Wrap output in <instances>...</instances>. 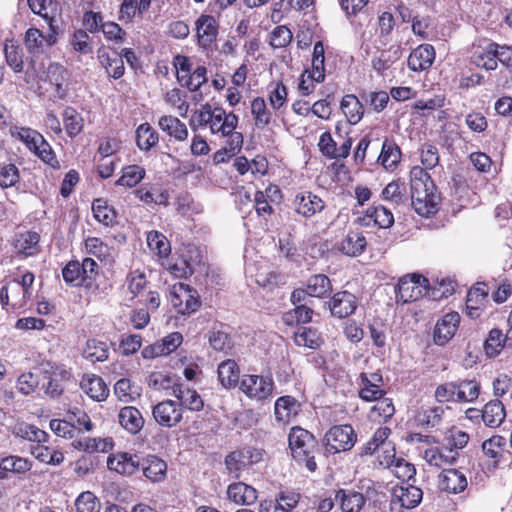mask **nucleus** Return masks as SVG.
I'll use <instances>...</instances> for the list:
<instances>
[{"label": "nucleus", "mask_w": 512, "mask_h": 512, "mask_svg": "<svg viewBox=\"0 0 512 512\" xmlns=\"http://www.w3.org/2000/svg\"><path fill=\"white\" fill-rule=\"evenodd\" d=\"M239 118L233 112L227 113L220 106L212 107L209 103L201 105L194 111L189 126L193 131L199 128H209L211 134L229 138L232 134H242L236 131Z\"/></svg>", "instance_id": "1"}, {"label": "nucleus", "mask_w": 512, "mask_h": 512, "mask_svg": "<svg viewBox=\"0 0 512 512\" xmlns=\"http://www.w3.org/2000/svg\"><path fill=\"white\" fill-rule=\"evenodd\" d=\"M410 184L411 202L416 213L426 217L436 213L440 197L428 172L414 166L410 171Z\"/></svg>", "instance_id": "2"}, {"label": "nucleus", "mask_w": 512, "mask_h": 512, "mask_svg": "<svg viewBox=\"0 0 512 512\" xmlns=\"http://www.w3.org/2000/svg\"><path fill=\"white\" fill-rule=\"evenodd\" d=\"M288 442L295 461L300 464L304 463L308 471L315 472L317 469L315 456L319 449L314 435L308 430L296 426L290 430Z\"/></svg>", "instance_id": "3"}, {"label": "nucleus", "mask_w": 512, "mask_h": 512, "mask_svg": "<svg viewBox=\"0 0 512 512\" xmlns=\"http://www.w3.org/2000/svg\"><path fill=\"white\" fill-rule=\"evenodd\" d=\"M357 441V435L349 424L335 425L324 436L325 450L330 454L351 450Z\"/></svg>", "instance_id": "4"}, {"label": "nucleus", "mask_w": 512, "mask_h": 512, "mask_svg": "<svg viewBox=\"0 0 512 512\" xmlns=\"http://www.w3.org/2000/svg\"><path fill=\"white\" fill-rule=\"evenodd\" d=\"M274 381L271 376L245 374L239 382V389L249 399L265 401L273 396Z\"/></svg>", "instance_id": "5"}, {"label": "nucleus", "mask_w": 512, "mask_h": 512, "mask_svg": "<svg viewBox=\"0 0 512 512\" xmlns=\"http://www.w3.org/2000/svg\"><path fill=\"white\" fill-rule=\"evenodd\" d=\"M395 292L397 302L416 301L428 293V280L416 273L405 275L399 280Z\"/></svg>", "instance_id": "6"}, {"label": "nucleus", "mask_w": 512, "mask_h": 512, "mask_svg": "<svg viewBox=\"0 0 512 512\" xmlns=\"http://www.w3.org/2000/svg\"><path fill=\"white\" fill-rule=\"evenodd\" d=\"M170 303L177 313L189 315L200 306L197 291L184 283L174 284L170 290Z\"/></svg>", "instance_id": "7"}, {"label": "nucleus", "mask_w": 512, "mask_h": 512, "mask_svg": "<svg viewBox=\"0 0 512 512\" xmlns=\"http://www.w3.org/2000/svg\"><path fill=\"white\" fill-rule=\"evenodd\" d=\"M42 373L48 381L43 385L45 394L51 398H58L64 391L63 382L71 377V372L64 365L56 363H46L42 365Z\"/></svg>", "instance_id": "8"}, {"label": "nucleus", "mask_w": 512, "mask_h": 512, "mask_svg": "<svg viewBox=\"0 0 512 512\" xmlns=\"http://www.w3.org/2000/svg\"><path fill=\"white\" fill-rule=\"evenodd\" d=\"M55 19H50L49 32L44 35L37 28H29L25 33V45L30 53L40 54L52 47L57 42V25Z\"/></svg>", "instance_id": "9"}, {"label": "nucleus", "mask_w": 512, "mask_h": 512, "mask_svg": "<svg viewBox=\"0 0 512 512\" xmlns=\"http://www.w3.org/2000/svg\"><path fill=\"white\" fill-rule=\"evenodd\" d=\"M155 421L167 428L176 426L182 420L183 408L177 401L164 400L153 407L152 411Z\"/></svg>", "instance_id": "10"}, {"label": "nucleus", "mask_w": 512, "mask_h": 512, "mask_svg": "<svg viewBox=\"0 0 512 512\" xmlns=\"http://www.w3.org/2000/svg\"><path fill=\"white\" fill-rule=\"evenodd\" d=\"M352 146V139L347 137L339 147L330 132L326 131L320 135L318 147L323 156L329 159L347 158Z\"/></svg>", "instance_id": "11"}, {"label": "nucleus", "mask_w": 512, "mask_h": 512, "mask_svg": "<svg viewBox=\"0 0 512 512\" xmlns=\"http://www.w3.org/2000/svg\"><path fill=\"white\" fill-rule=\"evenodd\" d=\"M460 323V315L457 312L445 314L436 323L433 337L437 345L447 344L455 335Z\"/></svg>", "instance_id": "12"}, {"label": "nucleus", "mask_w": 512, "mask_h": 512, "mask_svg": "<svg viewBox=\"0 0 512 512\" xmlns=\"http://www.w3.org/2000/svg\"><path fill=\"white\" fill-rule=\"evenodd\" d=\"M358 306L357 298L349 291L335 293L329 301L331 314L337 318H346L352 315Z\"/></svg>", "instance_id": "13"}, {"label": "nucleus", "mask_w": 512, "mask_h": 512, "mask_svg": "<svg viewBox=\"0 0 512 512\" xmlns=\"http://www.w3.org/2000/svg\"><path fill=\"white\" fill-rule=\"evenodd\" d=\"M436 52L431 44H420L408 57V68L414 72L428 70L434 63Z\"/></svg>", "instance_id": "14"}, {"label": "nucleus", "mask_w": 512, "mask_h": 512, "mask_svg": "<svg viewBox=\"0 0 512 512\" xmlns=\"http://www.w3.org/2000/svg\"><path fill=\"white\" fill-rule=\"evenodd\" d=\"M293 203L295 212L305 218H310L325 210L324 201L311 192L297 194Z\"/></svg>", "instance_id": "15"}, {"label": "nucleus", "mask_w": 512, "mask_h": 512, "mask_svg": "<svg viewBox=\"0 0 512 512\" xmlns=\"http://www.w3.org/2000/svg\"><path fill=\"white\" fill-rule=\"evenodd\" d=\"M467 485L465 474L458 469H443L439 475L438 487L447 493H461L467 488Z\"/></svg>", "instance_id": "16"}, {"label": "nucleus", "mask_w": 512, "mask_h": 512, "mask_svg": "<svg viewBox=\"0 0 512 512\" xmlns=\"http://www.w3.org/2000/svg\"><path fill=\"white\" fill-rule=\"evenodd\" d=\"M423 498L419 487L410 484L395 486L392 490V503H399L402 508L412 509L418 506Z\"/></svg>", "instance_id": "17"}, {"label": "nucleus", "mask_w": 512, "mask_h": 512, "mask_svg": "<svg viewBox=\"0 0 512 512\" xmlns=\"http://www.w3.org/2000/svg\"><path fill=\"white\" fill-rule=\"evenodd\" d=\"M140 465L137 455L127 452L112 454L107 459V467L121 475L130 476L136 472Z\"/></svg>", "instance_id": "18"}, {"label": "nucleus", "mask_w": 512, "mask_h": 512, "mask_svg": "<svg viewBox=\"0 0 512 512\" xmlns=\"http://www.w3.org/2000/svg\"><path fill=\"white\" fill-rule=\"evenodd\" d=\"M135 196L146 205H169V192L157 184H145L135 190Z\"/></svg>", "instance_id": "19"}, {"label": "nucleus", "mask_w": 512, "mask_h": 512, "mask_svg": "<svg viewBox=\"0 0 512 512\" xmlns=\"http://www.w3.org/2000/svg\"><path fill=\"white\" fill-rule=\"evenodd\" d=\"M423 458L430 466L443 468L456 463L459 452L449 449L447 446L430 447L424 451Z\"/></svg>", "instance_id": "20"}, {"label": "nucleus", "mask_w": 512, "mask_h": 512, "mask_svg": "<svg viewBox=\"0 0 512 512\" xmlns=\"http://www.w3.org/2000/svg\"><path fill=\"white\" fill-rule=\"evenodd\" d=\"M299 411L300 404L292 396H282L275 401L274 416L280 424L290 423L298 415Z\"/></svg>", "instance_id": "21"}, {"label": "nucleus", "mask_w": 512, "mask_h": 512, "mask_svg": "<svg viewBox=\"0 0 512 512\" xmlns=\"http://www.w3.org/2000/svg\"><path fill=\"white\" fill-rule=\"evenodd\" d=\"M80 388L91 399L97 402L106 400L109 389L104 380L95 374H86L80 381Z\"/></svg>", "instance_id": "22"}, {"label": "nucleus", "mask_w": 512, "mask_h": 512, "mask_svg": "<svg viewBox=\"0 0 512 512\" xmlns=\"http://www.w3.org/2000/svg\"><path fill=\"white\" fill-rule=\"evenodd\" d=\"M196 31L199 44L204 48L210 47L218 34V23L215 17L201 15L196 21Z\"/></svg>", "instance_id": "23"}, {"label": "nucleus", "mask_w": 512, "mask_h": 512, "mask_svg": "<svg viewBox=\"0 0 512 512\" xmlns=\"http://www.w3.org/2000/svg\"><path fill=\"white\" fill-rule=\"evenodd\" d=\"M359 221L364 226H370L371 224H374L379 228H389L394 223V216L389 209L379 205L369 207L366 210L365 215L359 218Z\"/></svg>", "instance_id": "24"}, {"label": "nucleus", "mask_w": 512, "mask_h": 512, "mask_svg": "<svg viewBox=\"0 0 512 512\" xmlns=\"http://www.w3.org/2000/svg\"><path fill=\"white\" fill-rule=\"evenodd\" d=\"M172 395L179 400L180 407H185L191 411H200L203 409L204 402L197 391L190 389L183 384H175L172 387Z\"/></svg>", "instance_id": "25"}, {"label": "nucleus", "mask_w": 512, "mask_h": 512, "mask_svg": "<svg viewBox=\"0 0 512 512\" xmlns=\"http://www.w3.org/2000/svg\"><path fill=\"white\" fill-rule=\"evenodd\" d=\"M47 80L51 85L54 86V96L64 100L67 98L68 89L66 86L67 82V70L58 63L50 64L46 72Z\"/></svg>", "instance_id": "26"}, {"label": "nucleus", "mask_w": 512, "mask_h": 512, "mask_svg": "<svg viewBox=\"0 0 512 512\" xmlns=\"http://www.w3.org/2000/svg\"><path fill=\"white\" fill-rule=\"evenodd\" d=\"M228 499L238 505H252L257 500V490L243 482L232 483L227 489Z\"/></svg>", "instance_id": "27"}, {"label": "nucleus", "mask_w": 512, "mask_h": 512, "mask_svg": "<svg viewBox=\"0 0 512 512\" xmlns=\"http://www.w3.org/2000/svg\"><path fill=\"white\" fill-rule=\"evenodd\" d=\"M402 153L399 146L391 139L386 138L381 147L377 162L381 164L386 171H394L401 161Z\"/></svg>", "instance_id": "28"}, {"label": "nucleus", "mask_w": 512, "mask_h": 512, "mask_svg": "<svg viewBox=\"0 0 512 512\" xmlns=\"http://www.w3.org/2000/svg\"><path fill=\"white\" fill-rule=\"evenodd\" d=\"M118 422L127 432L137 434L144 426L141 412L133 406H125L118 413Z\"/></svg>", "instance_id": "29"}, {"label": "nucleus", "mask_w": 512, "mask_h": 512, "mask_svg": "<svg viewBox=\"0 0 512 512\" xmlns=\"http://www.w3.org/2000/svg\"><path fill=\"white\" fill-rule=\"evenodd\" d=\"M97 58L109 76L114 79H119L123 76L125 69L124 61L117 52H114L113 56H111L107 48L102 46L97 50Z\"/></svg>", "instance_id": "30"}, {"label": "nucleus", "mask_w": 512, "mask_h": 512, "mask_svg": "<svg viewBox=\"0 0 512 512\" xmlns=\"http://www.w3.org/2000/svg\"><path fill=\"white\" fill-rule=\"evenodd\" d=\"M335 500L340 501L342 512H361L366 503L362 493L347 489L337 490Z\"/></svg>", "instance_id": "31"}, {"label": "nucleus", "mask_w": 512, "mask_h": 512, "mask_svg": "<svg viewBox=\"0 0 512 512\" xmlns=\"http://www.w3.org/2000/svg\"><path fill=\"white\" fill-rule=\"evenodd\" d=\"M367 241L362 232L349 231L341 240L338 248L347 256H358L362 254L366 248Z\"/></svg>", "instance_id": "32"}, {"label": "nucleus", "mask_w": 512, "mask_h": 512, "mask_svg": "<svg viewBox=\"0 0 512 512\" xmlns=\"http://www.w3.org/2000/svg\"><path fill=\"white\" fill-rule=\"evenodd\" d=\"M505 417V407L498 399L489 401L482 409L481 419L487 427H499L504 422Z\"/></svg>", "instance_id": "33"}, {"label": "nucleus", "mask_w": 512, "mask_h": 512, "mask_svg": "<svg viewBox=\"0 0 512 512\" xmlns=\"http://www.w3.org/2000/svg\"><path fill=\"white\" fill-rule=\"evenodd\" d=\"M340 109L351 125L358 124L365 112L362 102L353 94L343 96L340 102Z\"/></svg>", "instance_id": "34"}, {"label": "nucleus", "mask_w": 512, "mask_h": 512, "mask_svg": "<svg viewBox=\"0 0 512 512\" xmlns=\"http://www.w3.org/2000/svg\"><path fill=\"white\" fill-rule=\"evenodd\" d=\"M39 241L40 235L37 232L20 233L14 241L15 251L25 257L36 255L40 250Z\"/></svg>", "instance_id": "35"}, {"label": "nucleus", "mask_w": 512, "mask_h": 512, "mask_svg": "<svg viewBox=\"0 0 512 512\" xmlns=\"http://www.w3.org/2000/svg\"><path fill=\"white\" fill-rule=\"evenodd\" d=\"M218 379L224 388L235 387L239 382L240 369L235 360L227 359L218 365Z\"/></svg>", "instance_id": "36"}, {"label": "nucleus", "mask_w": 512, "mask_h": 512, "mask_svg": "<svg viewBox=\"0 0 512 512\" xmlns=\"http://www.w3.org/2000/svg\"><path fill=\"white\" fill-rule=\"evenodd\" d=\"M244 142L243 134H232L226 138L225 146L216 151L213 160L216 164L228 162L242 148Z\"/></svg>", "instance_id": "37"}, {"label": "nucleus", "mask_w": 512, "mask_h": 512, "mask_svg": "<svg viewBox=\"0 0 512 512\" xmlns=\"http://www.w3.org/2000/svg\"><path fill=\"white\" fill-rule=\"evenodd\" d=\"M159 127L169 136L178 141H185L188 138V129L179 118L172 115L162 116L158 121Z\"/></svg>", "instance_id": "38"}, {"label": "nucleus", "mask_w": 512, "mask_h": 512, "mask_svg": "<svg viewBox=\"0 0 512 512\" xmlns=\"http://www.w3.org/2000/svg\"><path fill=\"white\" fill-rule=\"evenodd\" d=\"M294 343L299 347L317 349L323 344V338L317 329L312 327H298L294 332Z\"/></svg>", "instance_id": "39"}, {"label": "nucleus", "mask_w": 512, "mask_h": 512, "mask_svg": "<svg viewBox=\"0 0 512 512\" xmlns=\"http://www.w3.org/2000/svg\"><path fill=\"white\" fill-rule=\"evenodd\" d=\"M11 432L15 437L36 443H45L49 437L47 432L25 422L16 423Z\"/></svg>", "instance_id": "40"}, {"label": "nucleus", "mask_w": 512, "mask_h": 512, "mask_svg": "<svg viewBox=\"0 0 512 512\" xmlns=\"http://www.w3.org/2000/svg\"><path fill=\"white\" fill-rule=\"evenodd\" d=\"M401 56L402 48L399 45H392L388 49L382 50L373 58L372 67L374 70L381 73L389 69Z\"/></svg>", "instance_id": "41"}, {"label": "nucleus", "mask_w": 512, "mask_h": 512, "mask_svg": "<svg viewBox=\"0 0 512 512\" xmlns=\"http://www.w3.org/2000/svg\"><path fill=\"white\" fill-rule=\"evenodd\" d=\"M33 462L18 455H8L0 459V470L22 475L31 470Z\"/></svg>", "instance_id": "42"}, {"label": "nucleus", "mask_w": 512, "mask_h": 512, "mask_svg": "<svg viewBox=\"0 0 512 512\" xmlns=\"http://www.w3.org/2000/svg\"><path fill=\"white\" fill-rule=\"evenodd\" d=\"M62 118L66 134L70 138H74L82 132L84 119L75 108L71 106L65 107Z\"/></svg>", "instance_id": "43"}, {"label": "nucleus", "mask_w": 512, "mask_h": 512, "mask_svg": "<svg viewBox=\"0 0 512 512\" xmlns=\"http://www.w3.org/2000/svg\"><path fill=\"white\" fill-rule=\"evenodd\" d=\"M142 470L146 478L153 482H159L166 476L167 465L162 459L149 456L144 460Z\"/></svg>", "instance_id": "44"}, {"label": "nucleus", "mask_w": 512, "mask_h": 512, "mask_svg": "<svg viewBox=\"0 0 512 512\" xmlns=\"http://www.w3.org/2000/svg\"><path fill=\"white\" fill-rule=\"evenodd\" d=\"M166 104L176 110L179 116L185 118L190 109V104L187 101V93L179 88L168 90L164 95Z\"/></svg>", "instance_id": "45"}, {"label": "nucleus", "mask_w": 512, "mask_h": 512, "mask_svg": "<svg viewBox=\"0 0 512 512\" xmlns=\"http://www.w3.org/2000/svg\"><path fill=\"white\" fill-rule=\"evenodd\" d=\"M145 175L144 167L137 164L127 165L122 168V175L115 184L117 186L133 188L144 179Z\"/></svg>", "instance_id": "46"}, {"label": "nucleus", "mask_w": 512, "mask_h": 512, "mask_svg": "<svg viewBox=\"0 0 512 512\" xmlns=\"http://www.w3.org/2000/svg\"><path fill=\"white\" fill-rule=\"evenodd\" d=\"M374 401L376 403L370 409L369 418L379 423L388 421L395 413L392 400L382 396Z\"/></svg>", "instance_id": "47"}, {"label": "nucleus", "mask_w": 512, "mask_h": 512, "mask_svg": "<svg viewBox=\"0 0 512 512\" xmlns=\"http://www.w3.org/2000/svg\"><path fill=\"white\" fill-rule=\"evenodd\" d=\"M390 433L391 430L388 427L378 428L374 432L372 438L360 448V455H373L376 451L385 447L387 444L390 443L389 441H387Z\"/></svg>", "instance_id": "48"}, {"label": "nucleus", "mask_w": 512, "mask_h": 512, "mask_svg": "<svg viewBox=\"0 0 512 512\" xmlns=\"http://www.w3.org/2000/svg\"><path fill=\"white\" fill-rule=\"evenodd\" d=\"M159 142V135L149 123H142L136 130V144L142 151H149Z\"/></svg>", "instance_id": "49"}, {"label": "nucleus", "mask_w": 512, "mask_h": 512, "mask_svg": "<svg viewBox=\"0 0 512 512\" xmlns=\"http://www.w3.org/2000/svg\"><path fill=\"white\" fill-rule=\"evenodd\" d=\"M508 332L504 336L500 329L494 328L490 330L484 343V349L488 356L493 357L500 353L504 347H512L507 341Z\"/></svg>", "instance_id": "50"}, {"label": "nucleus", "mask_w": 512, "mask_h": 512, "mask_svg": "<svg viewBox=\"0 0 512 512\" xmlns=\"http://www.w3.org/2000/svg\"><path fill=\"white\" fill-rule=\"evenodd\" d=\"M306 289L310 297L322 298L332 290L330 279L324 274H316L307 280Z\"/></svg>", "instance_id": "51"}, {"label": "nucleus", "mask_w": 512, "mask_h": 512, "mask_svg": "<svg viewBox=\"0 0 512 512\" xmlns=\"http://www.w3.org/2000/svg\"><path fill=\"white\" fill-rule=\"evenodd\" d=\"M83 354L91 362H103L108 359L109 349L105 342L89 339L86 342Z\"/></svg>", "instance_id": "52"}, {"label": "nucleus", "mask_w": 512, "mask_h": 512, "mask_svg": "<svg viewBox=\"0 0 512 512\" xmlns=\"http://www.w3.org/2000/svg\"><path fill=\"white\" fill-rule=\"evenodd\" d=\"M250 452L248 450H236L225 458V466L230 474L239 477V472L249 463Z\"/></svg>", "instance_id": "53"}, {"label": "nucleus", "mask_w": 512, "mask_h": 512, "mask_svg": "<svg viewBox=\"0 0 512 512\" xmlns=\"http://www.w3.org/2000/svg\"><path fill=\"white\" fill-rule=\"evenodd\" d=\"M458 402H474L480 393V384L476 380L456 382Z\"/></svg>", "instance_id": "54"}, {"label": "nucleus", "mask_w": 512, "mask_h": 512, "mask_svg": "<svg viewBox=\"0 0 512 512\" xmlns=\"http://www.w3.org/2000/svg\"><path fill=\"white\" fill-rule=\"evenodd\" d=\"M4 54L7 64L14 72H21L23 70V52L13 40H6Z\"/></svg>", "instance_id": "55"}, {"label": "nucleus", "mask_w": 512, "mask_h": 512, "mask_svg": "<svg viewBox=\"0 0 512 512\" xmlns=\"http://www.w3.org/2000/svg\"><path fill=\"white\" fill-rule=\"evenodd\" d=\"M62 276L66 284L74 287L85 286L86 281L82 274L80 262L70 261L62 269Z\"/></svg>", "instance_id": "56"}, {"label": "nucleus", "mask_w": 512, "mask_h": 512, "mask_svg": "<svg viewBox=\"0 0 512 512\" xmlns=\"http://www.w3.org/2000/svg\"><path fill=\"white\" fill-rule=\"evenodd\" d=\"M251 113L256 127L264 128L270 123L271 113L267 109L266 102L263 98L257 97L252 100Z\"/></svg>", "instance_id": "57"}, {"label": "nucleus", "mask_w": 512, "mask_h": 512, "mask_svg": "<svg viewBox=\"0 0 512 512\" xmlns=\"http://www.w3.org/2000/svg\"><path fill=\"white\" fill-rule=\"evenodd\" d=\"M69 42L73 51L76 53L81 55H88L93 52L90 36L83 29L76 30L72 34Z\"/></svg>", "instance_id": "58"}, {"label": "nucleus", "mask_w": 512, "mask_h": 512, "mask_svg": "<svg viewBox=\"0 0 512 512\" xmlns=\"http://www.w3.org/2000/svg\"><path fill=\"white\" fill-rule=\"evenodd\" d=\"M147 244L150 250L160 257H165L170 252L167 238L158 231L152 230L147 233Z\"/></svg>", "instance_id": "59"}, {"label": "nucleus", "mask_w": 512, "mask_h": 512, "mask_svg": "<svg viewBox=\"0 0 512 512\" xmlns=\"http://www.w3.org/2000/svg\"><path fill=\"white\" fill-rule=\"evenodd\" d=\"M92 212L95 219L105 226L111 225L115 220V212L103 199H96L92 203Z\"/></svg>", "instance_id": "60"}, {"label": "nucleus", "mask_w": 512, "mask_h": 512, "mask_svg": "<svg viewBox=\"0 0 512 512\" xmlns=\"http://www.w3.org/2000/svg\"><path fill=\"white\" fill-rule=\"evenodd\" d=\"M207 82V69L205 66H197L193 71L183 80L180 85L186 87L189 91L195 92Z\"/></svg>", "instance_id": "61"}, {"label": "nucleus", "mask_w": 512, "mask_h": 512, "mask_svg": "<svg viewBox=\"0 0 512 512\" xmlns=\"http://www.w3.org/2000/svg\"><path fill=\"white\" fill-rule=\"evenodd\" d=\"M114 392L118 399L125 403L132 402L139 396V392L127 378H121L115 383Z\"/></svg>", "instance_id": "62"}, {"label": "nucleus", "mask_w": 512, "mask_h": 512, "mask_svg": "<svg viewBox=\"0 0 512 512\" xmlns=\"http://www.w3.org/2000/svg\"><path fill=\"white\" fill-rule=\"evenodd\" d=\"M505 445V437L501 435H493L482 443V451L487 457L498 461L501 456V451Z\"/></svg>", "instance_id": "63"}, {"label": "nucleus", "mask_w": 512, "mask_h": 512, "mask_svg": "<svg viewBox=\"0 0 512 512\" xmlns=\"http://www.w3.org/2000/svg\"><path fill=\"white\" fill-rule=\"evenodd\" d=\"M77 512H99L100 502L97 497L89 491L81 493L75 502Z\"/></svg>", "instance_id": "64"}]
</instances>
